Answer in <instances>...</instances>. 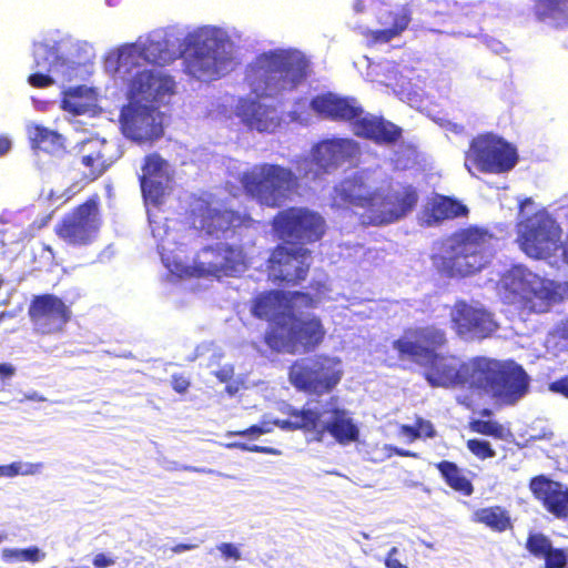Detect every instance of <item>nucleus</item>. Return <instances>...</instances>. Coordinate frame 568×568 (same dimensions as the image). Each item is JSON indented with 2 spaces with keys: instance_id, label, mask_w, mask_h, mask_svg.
<instances>
[{
  "instance_id": "58",
  "label": "nucleus",
  "mask_w": 568,
  "mask_h": 568,
  "mask_svg": "<svg viewBox=\"0 0 568 568\" xmlns=\"http://www.w3.org/2000/svg\"><path fill=\"white\" fill-rule=\"evenodd\" d=\"M20 552H21V549L6 548L2 550L1 557L4 561H8V562L20 561Z\"/></svg>"
},
{
  "instance_id": "43",
  "label": "nucleus",
  "mask_w": 568,
  "mask_h": 568,
  "mask_svg": "<svg viewBox=\"0 0 568 568\" xmlns=\"http://www.w3.org/2000/svg\"><path fill=\"white\" fill-rule=\"evenodd\" d=\"M468 427L471 432L480 435L491 436L497 439L504 437L503 426L495 420L471 419Z\"/></svg>"
},
{
  "instance_id": "15",
  "label": "nucleus",
  "mask_w": 568,
  "mask_h": 568,
  "mask_svg": "<svg viewBox=\"0 0 568 568\" xmlns=\"http://www.w3.org/2000/svg\"><path fill=\"white\" fill-rule=\"evenodd\" d=\"M192 268L193 274L199 277L234 276L246 268V256L242 246L217 243L202 248Z\"/></svg>"
},
{
  "instance_id": "24",
  "label": "nucleus",
  "mask_w": 568,
  "mask_h": 568,
  "mask_svg": "<svg viewBox=\"0 0 568 568\" xmlns=\"http://www.w3.org/2000/svg\"><path fill=\"white\" fill-rule=\"evenodd\" d=\"M75 156L84 166L83 180L93 182L113 164L110 145L104 139L90 138L75 145Z\"/></svg>"
},
{
  "instance_id": "23",
  "label": "nucleus",
  "mask_w": 568,
  "mask_h": 568,
  "mask_svg": "<svg viewBox=\"0 0 568 568\" xmlns=\"http://www.w3.org/2000/svg\"><path fill=\"white\" fill-rule=\"evenodd\" d=\"M359 153V145L348 138H333L318 142L312 149L314 176L329 173Z\"/></svg>"
},
{
  "instance_id": "31",
  "label": "nucleus",
  "mask_w": 568,
  "mask_h": 568,
  "mask_svg": "<svg viewBox=\"0 0 568 568\" xmlns=\"http://www.w3.org/2000/svg\"><path fill=\"white\" fill-rule=\"evenodd\" d=\"M525 547L530 556L544 560V568H566L568 551L554 547L550 538L542 532H530Z\"/></svg>"
},
{
  "instance_id": "22",
  "label": "nucleus",
  "mask_w": 568,
  "mask_h": 568,
  "mask_svg": "<svg viewBox=\"0 0 568 568\" xmlns=\"http://www.w3.org/2000/svg\"><path fill=\"white\" fill-rule=\"evenodd\" d=\"M378 200V189H371L359 174H353L342 180L335 187L332 195L333 204L341 207H358L364 224L369 225L371 211L375 201Z\"/></svg>"
},
{
  "instance_id": "18",
  "label": "nucleus",
  "mask_w": 568,
  "mask_h": 568,
  "mask_svg": "<svg viewBox=\"0 0 568 568\" xmlns=\"http://www.w3.org/2000/svg\"><path fill=\"white\" fill-rule=\"evenodd\" d=\"M200 227L215 237L233 239L245 230L253 229L256 221L248 214L233 209H216L203 202L194 211Z\"/></svg>"
},
{
  "instance_id": "40",
  "label": "nucleus",
  "mask_w": 568,
  "mask_h": 568,
  "mask_svg": "<svg viewBox=\"0 0 568 568\" xmlns=\"http://www.w3.org/2000/svg\"><path fill=\"white\" fill-rule=\"evenodd\" d=\"M288 418L293 430L315 432L321 424L322 413L311 408L291 409Z\"/></svg>"
},
{
  "instance_id": "3",
  "label": "nucleus",
  "mask_w": 568,
  "mask_h": 568,
  "mask_svg": "<svg viewBox=\"0 0 568 568\" xmlns=\"http://www.w3.org/2000/svg\"><path fill=\"white\" fill-rule=\"evenodd\" d=\"M310 106L320 118L351 123L356 136L379 145H394L403 136L402 128L395 123L383 116L364 114L363 106L353 97L326 92L313 97Z\"/></svg>"
},
{
  "instance_id": "57",
  "label": "nucleus",
  "mask_w": 568,
  "mask_h": 568,
  "mask_svg": "<svg viewBox=\"0 0 568 568\" xmlns=\"http://www.w3.org/2000/svg\"><path fill=\"white\" fill-rule=\"evenodd\" d=\"M114 562L115 561L113 558L103 552L95 555L93 558V565L95 566V568H106L113 566Z\"/></svg>"
},
{
  "instance_id": "45",
  "label": "nucleus",
  "mask_w": 568,
  "mask_h": 568,
  "mask_svg": "<svg viewBox=\"0 0 568 568\" xmlns=\"http://www.w3.org/2000/svg\"><path fill=\"white\" fill-rule=\"evenodd\" d=\"M286 294L287 303L297 302L296 306L303 308H315L321 301L320 296L302 291L286 292Z\"/></svg>"
},
{
  "instance_id": "59",
  "label": "nucleus",
  "mask_w": 568,
  "mask_h": 568,
  "mask_svg": "<svg viewBox=\"0 0 568 568\" xmlns=\"http://www.w3.org/2000/svg\"><path fill=\"white\" fill-rule=\"evenodd\" d=\"M16 374V368L9 363H0V379H10Z\"/></svg>"
},
{
  "instance_id": "46",
  "label": "nucleus",
  "mask_w": 568,
  "mask_h": 568,
  "mask_svg": "<svg viewBox=\"0 0 568 568\" xmlns=\"http://www.w3.org/2000/svg\"><path fill=\"white\" fill-rule=\"evenodd\" d=\"M81 95H82L81 87L69 89L68 91L64 92V97L61 100V108L64 111H68V112L74 113V114H80L83 110V105L79 104V103H74L72 100L74 98H80Z\"/></svg>"
},
{
  "instance_id": "33",
  "label": "nucleus",
  "mask_w": 568,
  "mask_h": 568,
  "mask_svg": "<svg viewBox=\"0 0 568 568\" xmlns=\"http://www.w3.org/2000/svg\"><path fill=\"white\" fill-rule=\"evenodd\" d=\"M287 303V294L280 290H270L257 294L252 300L251 313L260 320L273 321L274 324L278 317L285 313L280 311Z\"/></svg>"
},
{
  "instance_id": "37",
  "label": "nucleus",
  "mask_w": 568,
  "mask_h": 568,
  "mask_svg": "<svg viewBox=\"0 0 568 568\" xmlns=\"http://www.w3.org/2000/svg\"><path fill=\"white\" fill-rule=\"evenodd\" d=\"M474 520L496 532H504L513 528L510 515L501 506H489L477 509L474 513Z\"/></svg>"
},
{
  "instance_id": "55",
  "label": "nucleus",
  "mask_w": 568,
  "mask_h": 568,
  "mask_svg": "<svg viewBox=\"0 0 568 568\" xmlns=\"http://www.w3.org/2000/svg\"><path fill=\"white\" fill-rule=\"evenodd\" d=\"M397 554V547H392L385 557V566L387 568H408L406 565L402 564L398 559L395 558Z\"/></svg>"
},
{
  "instance_id": "47",
  "label": "nucleus",
  "mask_w": 568,
  "mask_h": 568,
  "mask_svg": "<svg viewBox=\"0 0 568 568\" xmlns=\"http://www.w3.org/2000/svg\"><path fill=\"white\" fill-rule=\"evenodd\" d=\"M273 430L271 422H261L260 424L252 425L245 429L229 432V436H253L258 437L261 435L271 433Z\"/></svg>"
},
{
  "instance_id": "38",
  "label": "nucleus",
  "mask_w": 568,
  "mask_h": 568,
  "mask_svg": "<svg viewBox=\"0 0 568 568\" xmlns=\"http://www.w3.org/2000/svg\"><path fill=\"white\" fill-rule=\"evenodd\" d=\"M440 476L447 486L464 496H470L474 491L471 481L464 475L463 470L453 462L442 460L436 464Z\"/></svg>"
},
{
  "instance_id": "32",
  "label": "nucleus",
  "mask_w": 568,
  "mask_h": 568,
  "mask_svg": "<svg viewBox=\"0 0 568 568\" xmlns=\"http://www.w3.org/2000/svg\"><path fill=\"white\" fill-rule=\"evenodd\" d=\"M332 418L325 423L317 433L323 435L327 432L338 444L347 445L357 442L359 438L358 427L347 416V412L339 407L331 409Z\"/></svg>"
},
{
  "instance_id": "50",
  "label": "nucleus",
  "mask_w": 568,
  "mask_h": 568,
  "mask_svg": "<svg viewBox=\"0 0 568 568\" xmlns=\"http://www.w3.org/2000/svg\"><path fill=\"white\" fill-rule=\"evenodd\" d=\"M171 386L178 394H185L191 386L187 377L183 374H173L171 376Z\"/></svg>"
},
{
  "instance_id": "62",
  "label": "nucleus",
  "mask_w": 568,
  "mask_h": 568,
  "mask_svg": "<svg viewBox=\"0 0 568 568\" xmlns=\"http://www.w3.org/2000/svg\"><path fill=\"white\" fill-rule=\"evenodd\" d=\"M11 148V141L7 136L0 135V155L6 154Z\"/></svg>"
},
{
  "instance_id": "1",
  "label": "nucleus",
  "mask_w": 568,
  "mask_h": 568,
  "mask_svg": "<svg viewBox=\"0 0 568 568\" xmlns=\"http://www.w3.org/2000/svg\"><path fill=\"white\" fill-rule=\"evenodd\" d=\"M310 62L295 49L260 53L245 71V81L257 98H276L296 90L307 78Z\"/></svg>"
},
{
  "instance_id": "30",
  "label": "nucleus",
  "mask_w": 568,
  "mask_h": 568,
  "mask_svg": "<svg viewBox=\"0 0 568 568\" xmlns=\"http://www.w3.org/2000/svg\"><path fill=\"white\" fill-rule=\"evenodd\" d=\"M236 115L250 129L261 133H272L281 124L276 109L254 99H241L236 106Z\"/></svg>"
},
{
  "instance_id": "34",
  "label": "nucleus",
  "mask_w": 568,
  "mask_h": 568,
  "mask_svg": "<svg viewBox=\"0 0 568 568\" xmlns=\"http://www.w3.org/2000/svg\"><path fill=\"white\" fill-rule=\"evenodd\" d=\"M409 21L410 17L407 11L389 10L385 13V17L381 19L382 23H389V27L381 30L368 31L366 36L373 44L386 43L399 36L407 28Z\"/></svg>"
},
{
  "instance_id": "52",
  "label": "nucleus",
  "mask_w": 568,
  "mask_h": 568,
  "mask_svg": "<svg viewBox=\"0 0 568 568\" xmlns=\"http://www.w3.org/2000/svg\"><path fill=\"white\" fill-rule=\"evenodd\" d=\"M227 446L233 447V448H239L244 452H252V453H263V454H272V455L277 453V450L272 447L258 446V445L248 446L243 443H232V444H229Z\"/></svg>"
},
{
  "instance_id": "29",
  "label": "nucleus",
  "mask_w": 568,
  "mask_h": 568,
  "mask_svg": "<svg viewBox=\"0 0 568 568\" xmlns=\"http://www.w3.org/2000/svg\"><path fill=\"white\" fill-rule=\"evenodd\" d=\"M500 364V361L484 356H476L462 362L460 386L490 394Z\"/></svg>"
},
{
  "instance_id": "49",
  "label": "nucleus",
  "mask_w": 568,
  "mask_h": 568,
  "mask_svg": "<svg viewBox=\"0 0 568 568\" xmlns=\"http://www.w3.org/2000/svg\"><path fill=\"white\" fill-rule=\"evenodd\" d=\"M44 557L45 554L36 546L21 549L20 552V561L39 562L44 559Z\"/></svg>"
},
{
  "instance_id": "9",
  "label": "nucleus",
  "mask_w": 568,
  "mask_h": 568,
  "mask_svg": "<svg viewBox=\"0 0 568 568\" xmlns=\"http://www.w3.org/2000/svg\"><path fill=\"white\" fill-rule=\"evenodd\" d=\"M101 224L100 197L93 194L63 215L54 233L71 246H88L95 241Z\"/></svg>"
},
{
  "instance_id": "48",
  "label": "nucleus",
  "mask_w": 568,
  "mask_h": 568,
  "mask_svg": "<svg viewBox=\"0 0 568 568\" xmlns=\"http://www.w3.org/2000/svg\"><path fill=\"white\" fill-rule=\"evenodd\" d=\"M28 83L37 89H44L51 87L54 83V80L47 73L34 72L28 77Z\"/></svg>"
},
{
  "instance_id": "17",
  "label": "nucleus",
  "mask_w": 568,
  "mask_h": 568,
  "mask_svg": "<svg viewBox=\"0 0 568 568\" xmlns=\"http://www.w3.org/2000/svg\"><path fill=\"white\" fill-rule=\"evenodd\" d=\"M28 317L36 334L48 336L63 332L71 321L72 311L61 297L54 294H38L30 301Z\"/></svg>"
},
{
  "instance_id": "54",
  "label": "nucleus",
  "mask_w": 568,
  "mask_h": 568,
  "mask_svg": "<svg viewBox=\"0 0 568 568\" xmlns=\"http://www.w3.org/2000/svg\"><path fill=\"white\" fill-rule=\"evenodd\" d=\"M415 424L420 432V437L434 438L436 436V430L432 422L418 417L416 418Z\"/></svg>"
},
{
  "instance_id": "8",
  "label": "nucleus",
  "mask_w": 568,
  "mask_h": 568,
  "mask_svg": "<svg viewBox=\"0 0 568 568\" xmlns=\"http://www.w3.org/2000/svg\"><path fill=\"white\" fill-rule=\"evenodd\" d=\"M518 162L516 148L493 133L475 136L465 155V166H475L481 173H507Z\"/></svg>"
},
{
  "instance_id": "13",
  "label": "nucleus",
  "mask_w": 568,
  "mask_h": 568,
  "mask_svg": "<svg viewBox=\"0 0 568 568\" xmlns=\"http://www.w3.org/2000/svg\"><path fill=\"white\" fill-rule=\"evenodd\" d=\"M561 230L548 214L537 212L518 224L520 248L530 257L544 258L557 248Z\"/></svg>"
},
{
  "instance_id": "51",
  "label": "nucleus",
  "mask_w": 568,
  "mask_h": 568,
  "mask_svg": "<svg viewBox=\"0 0 568 568\" xmlns=\"http://www.w3.org/2000/svg\"><path fill=\"white\" fill-rule=\"evenodd\" d=\"M217 549L224 559H233L234 561L241 559L240 549L231 542H223L217 546Z\"/></svg>"
},
{
  "instance_id": "12",
  "label": "nucleus",
  "mask_w": 568,
  "mask_h": 568,
  "mask_svg": "<svg viewBox=\"0 0 568 568\" xmlns=\"http://www.w3.org/2000/svg\"><path fill=\"white\" fill-rule=\"evenodd\" d=\"M417 187L407 182L390 184L385 192L378 190V200L371 211L369 225L383 226L396 223L410 214L418 204Z\"/></svg>"
},
{
  "instance_id": "20",
  "label": "nucleus",
  "mask_w": 568,
  "mask_h": 568,
  "mask_svg": "<svg viewBox=\"0 0 568 568\" xmlns=\"http://www.w3.org/2000/svg\"><path fill=\"white\" fill-rule=\"evenodd\" d=\"M175 91L172 77L152 70L136 72L128 83L126 104H148L159 106L165 98Z\"/></svg>"
},
{
  "instance_id": "14",
  "label": "nucleus",
  "mask_w": 568,
  "mask_h": 568,
  "mask_svg": "<svg viewBox=\"0 0 568 568\" xmlns=\"http://www.w3.org/2000/svg\"><path fill=\"white\" fill-rule=\"evenodd\" d=\"M448 345L447 332L436 324L408 327L402 337L393 342V348L402 359L418 364L439 353Z\"/></svg>"
},
{
  "instance_id": "56",
  "label": "nucleus",
  "mask_w": 568,
  "mask_h": 568,
  "mask_svg": "<svg viewBox=\"0 0 568 568\" xmlns=\"http://www.w3.org/2000/svg\"><path fill=\"white\" fill-rule=\"evenodd\" d=\"M399 434L405 436L408 442H414L420 437V432L415 425H402L399 427Z\"/></svg>"
},
{
  "instance_id": "28",
  "label": "nucleus",
  "mask_w": 568,
  "mask_h": 568,
  "mask_svg": "<svg viewBox=\"0 0 568 568\" xmlns=\"http://www.w3.org/2000/svg\"><path fill=\"white\" fill-rule=\"evenodd\" d=\"M529 488L549 514L559 519L568 517V488L561 483L540 475L530 480Z\"/></svg>"
},
{
  "instance_id": "4",
  "label": "nucleus",
  "mask_w": 568,
  "mask_h": 568,
  "mask_svg": "<svg viewBox=\"0 0 568 568\" xmlns=\"http://www.w3.org/2000/svg\"><path fill=\"white\" fill-rule=\"evenodd\" d=\"M239 182L247 197L272 209L280 207L300 187V179L290 168L266 162L243 171Z\"/></svg>"
},
{
  "instance_id": "11",
  "label": "nucleus",
  "mask_w": 568,
  "mask_h": 568,
  "mask_svg": "<svg viewBox=\"0 0 568 568\" xmlns=\"http://www.w3.org/2000/svg\"><path fill=\"white\" fill-rule=\"evenodd\" d=\"M311 258L312 252L304 246L277 244L266 260L267 276L276 285H298L308 275Z\"/></svg>"
},
{
  "instance_id": "64",
  "label": "nucleus",
  "mask_w": 568,
  "mask_h": 568,
  "mask_svg": "<svg viewBox=\"0 0 568 568\" xmlns=\"http://www.w3.org/2000/svg\"><path fill=\"white\" fill-rule=\"evenodd\" d=\"M393 450L397 456H400V457H417V454L413 453L410 450H405V449H400V448H394Z\"/></svg>"
},
{
  "instance_id": "41",
  "label": "nucleus",
  "mask_w": 568,
  "mask_h": 568,
  "mask_svg": "<svg viewBox=\"0 0 568 568\" xmlns=\"http://www.w3.org/2000/svg\"><path fill=\"white\" fill-rule=\"evenodd\" d=\"M33 58V68L43 69L47 72H50L52 67L63 63V60L58 54L57 49L45 43H39L34 45Z\"/></svg>"
},
{
  "instance_id": "35",
  "label": "nucleus",
  "mask_w": 568,
  "mask_h": 568,
  "mask_svg": "<svg viewBox=\"0 0 568 568\" xmlns=\"http://www.w3.org/2000/svg\"><path fill=\"white\" fill-rule=\"evenodd\" d=\"M532 12L539 21L568 26V0H532Z\"/></svg>"
},
{
  "instance_id": "2",
  "label": "nucleus",
  "mask_w": 568,
  "mask_h": 568,
  "mask_svg": "<svg viewBox=\"0 0 568 568\" xmlns=\"http://www.w3.org/2000/svg\"><path fill=\"white\" fill-rule=\"evenodd\" d=\"M493 234L480 226L469 225L452 233L430 256L436 272L448 278H465L483 271L489 262Z\"/></svg>"
},
{
  "instance_id": "6",
  "label": "nucleus",
  "mask_w": 568,
  "mask_h": 568,
  "mask_svg": "<svg viewBox=\"0 0 568 568\" xmlns=\"http://www.w3.org/2000/svg\"><path fill=\"white\" fill-rule=\"evenodd\" d=\"M271 225L277 239L296 246L321 241L327 229L325 219L318 212L303 206L278 211Z\"/></svg>"
},
{
  "instance_id": "60",
  "label": "nucleus",
  "mask_w": 568,
  "mask_h": 568,
  "mask_svg": "<svg viewBox=\"0 0 568 568\" xmlns=\"http://www.w3.org/2000/svg\"><path fill=\"white\" fill-rule=\"evenodd\" d=\"M3 470V477H13L20 473L21 466L19 463H12L7 466H1Z\"/></svg>"
},
{
  "instance_id": "39",
  "label": "nucleus",
  "mask_w": 568,
  "mask_h": 568,
  "mask_svg": "<svg viewBox=\"0 0 568 568\" xmlns=\"http://www.w3.org/2000/svg\"><path fill=\"white\" fill-rule=\"evenodd\" d=\"M432 216L436 221L450 220L456 217L466 216L468 207L458 200L445 195L436 197L432 205Z\"/></svg>"
},
{
  "instance_id": "25",
  "label": "nucleus",
  "mask_w": 568,
  "mask_h": 568,
  "mask_svg": "<svg viewBox=\"0 0 568 568\" xmlns=\"http://www.w3.org/2000/svg\"><path fill=\"white\" fill-rule=\"evenodd\" d=\"M490 390L491 397L504 405H514L528 392L529 378L520 365L503 363Z\"/></svg>"
},
{
  "instance_id": "16",
  "label": "nucleus",
  "mask_w": 568,
  "mask_h": 568,
  "mask_svg": "<svg viewBox=\"0 0 568 568\" xmlns=\"http://www.w3.org/2000/svg\"><path fill=\"white\" fill-rule=\"evenodd\" d=\"M514 293L517 296L519 310L526 314L546 313L564 300L559 283L532 273L524 274L518 278Z\"/></svg>"
},
{
  "instance_id": "21",
  "label": "nucleus",
  "mask_w": 568,
  "mask_h": 568,
  "mask_svg": "<svg viewBox=\"0 0 568 568\" xmlns=\"http://www.w3.org/2000/svg\"><path fill=\"white\" fill-rule=\"evenodd\" d=\"M454 331L460 337L484 339L498 328L493 315L483 307L457 301L450 313Z\"/></svg>"
},
{
  "instance_id": "36",
  "label": "nucleus",
  "mask_w": 568,
  "mask_h": 568,
  "mask_svg": "<svg viewBox=\"0 0 568 568\" xmlns=\"http://www.w3.org/2000/svg\"><path fill=\"white\" fill-rule=\"evenodd\" d=\"M29 140L32 149L47 153H58L64 149L62 135L40 124L29 129Z\"/></svg>"
},
{
  "instance_id": "26",
  "label": "nucleus",
  "mask_w": 568,
  "mask_h": 568,
  "mask_svg": "<svg viewBox=\"0 0 568 568\" xmlns=\"http://www.w3.org/2000/svg\"><path fill=\"white\" fill-rule=\"evenodd\" d=\"M168 166V162L156 152L143 159L142 174L139 176L141 191L144 200L155 206L161 205L164 200Z\"/></svg>"
},
{
  "instance_id": "44",
  "label": "nucleus",
  "mask_w": 568,
  "mask_h": 568,
  "mask_svg": "<svg viewBox=\"0 0 568 568\" xmlns=\"http://www.w3.org/2000/svg\"><path fill=\"white\" fill-rule=\"evenodd\" d=\"M467 449L478 459L485 460L496 456L495 449L490 443L484 439L471 438L466 443Z\"/></svg>"
},
{
  "instance_id": "5",
  "label": "nucleus",
  "mask_w": 568,
  "mask_h": 568,
  "mask_svg": "<svg viewBox=\"0 0 568 568\" xmlns=\"http://www.w3.org/2000/svg\"><path fill=\"white\" fill-rule=\"evenodd\" d=\"M325 337L326 328L320 316L287 312L270 325L264 342L273 352L294 355L314 352Z\"/></svg>"
},
{
  "instance_id": "10",
  "label": "nucleus",
  "mask_w": 568,
  "mask_h": 568,
  "mask_svg": "<svg viewBox=\"0 0 568 568\" xmlns=\"http://www.w3.org/2000/svg\"><path fill=\"white\" fill-rule=\"evenodd\" d=\"M230 44L214 36H207L194 44L193 52L185 60V71L193 78L210 82L231 70Z\"/></svg>"
},
{
  "instance_id": "7",
  "label": "nucleus",
  "mask_w": 568,
  "mask_h": 568,
  "mask_svg": "<svg viewBox=\"0 0 568 568\" xmlns=\"http://www.w3.org/2000/svg\"><path fill=\"white\" fill-rule=\"evenodd\" d=\"M339 364L338 358L325 354L295 361L288 368V379L301 392L314 395L328 394L342 379Z\"/></svg>"
},
{
  "instance_id": "53",
  "label": "nucleus",
  "mask_w": 568,
  "mask_h": 568,
  "mask_svg": "<svg viewBox=\"0 0 568 568\" xmlns=\"http://www.w3.org/2000/svg\"><path fill=\"white\" fill-rule=\"evenodd\" d=\"M548 388L552 393L560 394L564 397L568 398V374L551 382Z\"/></svg>"
},
{
  "instance_id": "61",
  "label": "nucleus",
  "mask_w": 568,
  "mask_h": 568,
  "mask_svg": "<svg viewBox=\"0 0 568 568\" xmlns=\"http://www.w3.org/2000/svg\"><path fill=\"white\" fill-rule=\"evenodd\" d=\"M196 548L195 544H178L172 548V551L175 554H180L186 550H192Z\"/></svg>"
},
{
  "instance_id": "19",
  "label": "nucleus",
  "mask_w": 568,
  "mask_h": 568,
  "mask_svg": "<svg viewBox=\"0 0 568 568\" xmlns=\"http://www.w3.org/2000/svg\"><path fill=\"white\" fill-rule=\"evenodd\" d=\"M120 123L123 134L138 143H152L164 133L158 106L154 105H123L120 112Z\"/></svg>"
},
{
  "instance_id": "42",
  "label": "nucleus",
  "mask_w": 568,
  "mask_h": 568,
  "mask_svg": "<svg viewBox=\"0 0 568 568\" xmlns=\"http://www.w3.org/2000/svg\"><path fill=\"white\" fill-rule=\"evenodd\" d=\"M143 57L141 48L134 43L124 45L119 50L116 60V71L120 73H129L133 67L140 64Z\"/></svg>"
},
{
  "instance_id": "27",
  "label": "nucleus",
  "mask_w": 568,
  "mask_h": 568,
  "mask_svg": "<svg viewBox=\"0 0 568 568\" xmlns=\"http://www.w3.org/2000/svg\"><path fill=\"white\" fill-rule=\"evenodd\" d=\"M424 367V378L432 387L460 386L462 363L454 355L437 353L418 363Z\"/></svg>"
},
{
  "instance_id": "63",
  "label": "nucleus",
  "mask_w": 568,
  "mask_h": 568,
  "mask_svg": "<svg viewBox=\"0 0 568 568\" xmlns=\"http://www.w3.org/2000/svg\"><path fill=\"white\" fill-rule=\"evenodd\" d=\"M271 423H272V427L278 426L280 428L285 429V430H293L292 426H291L290 418L283 419V420L276 419Z\"/></svg>"
}]
</instances>
